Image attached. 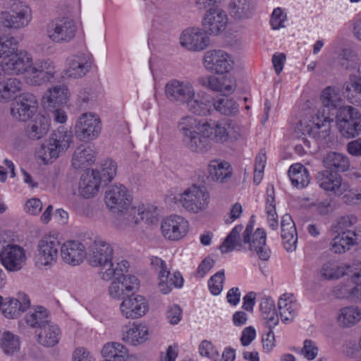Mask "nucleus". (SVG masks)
<instances>
[{
  "mask_svg": "<svg viewBox=\"0 0 361 361\" xmlns=\"http://www.w3.org/2000/svg\"><path fill=\"white\" fill-rule=\"evenodd\" d=\"M176 128L186 147L197 153L208 150L207 139L224 145L240 140L247 134L245 128L234 120L198 118L190 114L180 117Z\"/></svg>",
  "mask_w": 361,
  "mask_h": 361,
  "instance_id": "f257e3e1",
  "label": "nucleus"
},
{
  "mask_svg": "<svg viewBox=\"0 0 361 361\" xmlns=\"http://www.w3.org/2000/svg\"><path fill=\"white\" fill-rule=\"evenodd\" d=\"M2 71L10 75L25 73L26 83L33 86L51 81L56 73L55 63L51 59H39L34 62L31 54L18 48L5 59Z\"/></svg>",
  "mask_w": 361,
  "mask_h": 361,
  "instance_id": "f03ea898",
  "label": "nucleus"
},
{
  "mask_svg": "<svg viewBox=\"0 0 361 361\" xmlns=\"http://www.w3.org/2000/svg\"><path fill=\"white\" fill-rule=\"evenodd\" d=\"M73 138L72 132L67 128H58L41 143L36 152L37 159L44 165L53 164L68 150Z\"/></svg>",
  "mask_w": 361,
  "mask_h": 361,
  "instance_id": "7ed1b4c3",
  "label": "nucleus"
},
{
  "mask_svg": "<svg viewBox=\"0 0 361 361\" xmlns=\"http://www.w3.org/2000/svg\"><path fill=\"white\" fill-rule=\"evenodd\" d=\"M174 200L188 213L200 214L206 212L209 208L210 194L204 186L193 184L177 194Z\"/></svg>",
  "mask_w": 361,
  "mask_h": 361,
  "instance_id": "20e7f679",
  "label": "nucleus"
},
{
  "mask_svg": "<svg viewBox=\"0 0 361 361\" xmlns=\"http://www.w3.org/2000/svg\"><path fill=\"white\" fill-rule=\"evenodd\" d=\"M59 241L54 234L44 235L37 243L33 262L39 270L51 269L57 262Z\"/></svg>",
  "mask_w": 361,
  "mask_h": 361,
  "instance_id": "39448f33",
  "label": "nucleus"
},
{
  "mask_svg": "<svg viewBox=\"0 0 361 361\" xmlns=\"http://www.w3.org/2000/svg\"><path fill=\"white\" fill-rule=\"evenodd\" d=\"M331 119L319 110L310 118L302 119L298 124L295 132L299 137L305 140L306 136L320 140L330 133L329 124Z\"/></svg>",
  "mask_w": 361,
  "mask_h": 361,
  "instance_id": "423d86ee",
  "label": "nucleus"
},
{
  "mask_svg": "<svg viewBox=\"0 0 361 361\" xmlns=\"http://www.w3.org/2000/svg\"><path fill=\"white\" fill-rule=\"evenodd\" d=\"M318 274L325 281H338L345 276H349L354 281L361 277V263L350 264L329 259L321 264Z\"/></svg>",
  "mask_w": 361,
  "mask_h": 361,
  "instance_id": "0eeeda50",
  "label": "nucleus"
},
{
  "mask_svg": "<svg viewBox=\"0 0 361 361\" xmlns=\"http://www.w3.org/2000/svg\"><path fill=\"white\" fill-rule=\"evenodd\" d=\"M336 127L345 138H354L361 133V113L351 106L338 109L336 116Z\"/></svg>",
  "mask_w": 361,
  "mask_h": 361,
  "instance_id": "6e6552de",
  "label": "nucleus"
},
{
  "mask_svg": "<svg viewBox=\"0 0 361 361\" xmlns=\"http://www.w3.org/2000/svg\"><path fill=\"white\" fill-rule=\"evenodd\" d=\"M243 250L250 252L251 256H257L260 260L267 261L271 250L266 244L267 235L262 228L253 232V225L248 224L243 235Z\"/></svg>",
  "mask_w": 361,
  "mask_h": 361,
  "instance_id": "1a4fd4ad",
  "label": "nucleus"
},
{
  "mask_svg": "<svg viewBox=\"0 0 361 361\" xmlns=\"http://www.w3.org/2000/svg\"><path fill=\"white\" fill-rule=\"evenodd\" d=\"M150 263L152 268L157 272L159 290L163 294L169 293L173 288H181L183 279L181 274L175 271L172 275L167 267L166 263L158 257H152Z\"/></svg>",
  "mask_w": 361,
  "mask_h": 361,
  "instance_id": "9d476101",
  "label": "nucleus"
},
{
  "mask_svg": "<svg viewBox=\"0 0 361 361\" xmlns=\"http://www.w3.org/2000/svg\"><path fill=\"white\" fill-rule=\"evenodd\" d=\"M77 26L75 20L68 17H59L51 20L47 27V36L54 43L64 44L75 36Z\"/></svg>",
  "mask_w": 361,
  "mask_h": 361,
  "instance_id": "9b49d317",
  "label": "nucleus"
},
{
  "mask_svg": "<svg viewBox=\"0 0 361 361\" xmlns=\"http://www.w3.org/2000/svg\"><path fill=\"white\" fill-rule=\"evenodd\" d=\"M28 259L26 249L20 245L8 243L0 250V263L8 272H18L26 265Z\"/></svg>",
  "mask_w": 361,
  "mask_h": 361,
  "instance_id": "f8f14e48",
  "label": "nucleus"
},
{
  "mask_svg": "<svg viewBox=\"0 0 361 361\" xmlns=\"http://www.w3.org/2000/svg\"><path fill=\"white\" fill-rule=\"evenodd\" d=\"M102 124L99 116L92 112L82 114L75 126L76 137L81 141H93L99 137L102 133Z\"/></svg>",
  "mask_w": 361,
  "mask_h": 361,
  "instance_id": "ddd939ff",
  "label": "nucleus"
},
{
  "mask_svg": "<svg viewBox=\"0 0 361 361\" xmlns=\"http://www.w3.org/2000/svg\"><path fill=\"white\" fill-rule=\"evenodd\" d=\"M32 20L30 7L23 2L13 4L9 11L0 13V23L5 27L18 30L29 25Z\"/></svg>",
  "mask_w": 361,
  "mask_h": 361,
  "instance_id": "4468645a",
  "label": "nucleus"
},
{
  "mask_svg": "<svg viewBox=\"0 0 361 361\" xmlns=\"http://www.w3.org/2000/svg\"><path fill=\"white\" fill-rule=\"evenodd\" d=\"M204 68L212 73L222 75L231 71L234 65L232 56L222 49H210L203 56Z\"/></svg>",
  "mask_w": 361,
  "mask_h": 361,
  "instance_id": "2eb2a0df",
  "label": "nucleus"
},
{
  "mask_svg": "<svg viewBox=\"0 0 361 361\" xmlns=\"http://www.w3.org/2000/svg\"><path fill=\"white\" fill-rule=\"evenodd\" d=\"M189 231L188 221L180 215H170L164 219L161 223V235L168 240L178 241L185 238Z\"/></svg>",
  "mask_w": 361,
  "mask_h": 361,
  "instance_id": "dca6fc26",
  "label": "nucleus"
},
{
  "mask_svg": "<svg viewBox=\"0 0 361 361\" xmlns=\"http://www.w3.org/2000/svg\"><path fill=\"white\" fill-rule=\"evenodd\" d=\"M179 42L188 51H201L209 45V37L207 32L201 27H188L181 32Z\"/></svg>",
  "mask_w": 361,
  "mask_h": 361,
  "instance_id": "f3484780",
  "label": "nucleus"
},
{
  "mask_svg": "<svg viewBox=\"0 0 361 361\" xmlns=\"http://www.w3.org/2000/svg\"><path fill=\"white\" fill-rule=\"evenodd\" d=\"M104 202L112 212L118 214L130 206L131 192L123 185H111L106 191Z\"/></svg>",
  "mask_w": 361,
  "mask_h": 361,
  "instance_id": "a211bd4d",
  "label": "nucleus"
},
{
  "mask_svg": "<svg viewBox=\"0 0 361 361\" xmlns=\"http://www.w3.org/2000/svg\"><path fill=\"white\" fill-rule=\"evenodd\" d=\"M316 180L319 187L329 195L341 196L349 189L348 183L343 181L342 176L332 171L319 172Z\"/></svg>",
  "mask_w": 361,
  "mask_h": 361,
  "instance_id": "6ab92c4d",
  "label": "nucleus"
},
{
  "mask_svg": "<svg viewBox=\"0 0 361 361\" xmlns=\"http://www.w3.org/2000/svg\"><path fill=\"white\" fill-rule=\"evenodd\" d=\"M149 311L147 300L142 295L132 294L124 298L119 305V312L127 319L143 317Z\"/></svg>",
  "mask_w": 361,
  "mask_h": 361,
  "instance_id": "aec40b11",
  "label": "nucleus"
},
{
  "mask_svg": "<svg viewBox=\"0 0 361 361\" xmlns=\"http://www.w3.org/2000/svg\"><path fill=\"white\" fill-rule=\"evenodd\" d=\"M150 336L149 326L142 322L130 323L121 330V340L133 347L144 345L149 341Z\"/></svg>",
  "mask_w": 361,
  "mask_h": 361,
  "instance_id": "412c9836",
  "label": "nucleus"
},
{
  "mask_svg": "<svg viewBox=\"0 0 361 361\" xmlns=\"http://www.w3.org/2000/svg\"><path fill=\"white\" fill-rule=\"evenodd\" d=\"M195 88L190 81L173 79L166 83L164 93L170 102L185 105Z\"/></svg>",
  "mask_w": 361,
  "mask_h": 361,
  "instance_id": "4be33fe9",
  "label": "nucleus"
},
{
  "mask_svg": "<svg viewBox=\"0 0 361 361\" xmlns=\"http://www.w3.org/2000/svg\"><path fill=\"white\" fill-rule=\"evenodd\" d=\"M38 102L37 97L29 92H25L16 97L11 108V114L14 118L25 121L37 112Z\"/></svg>",
  "mask_w": 361,
  "mask_h": 361,
  "instance_id": "5701e85b",
  "label": "nucleus"
},
{
  "mask_svg": "<svg viewBox=\"0 0 361 361\" xmlns=\"http://www.w3.org/2000/svg\"><path fill=\"white\" fill-rule=\"evenodd\" d=\"M30 305V298L25 293H20L16 298H4L0 295V311L8 319L19 317L23 312L27 310Z\"/></svg>",
  "mask_w": 361,
  "mask_h": 361,
  "instance_id": "b1692460",
  "label": "nucleus"
},
{
  "mask_svg": "<svg viewBox=\"0 0 361 361\" xmlns=\"http://www.w3.org/2000/svg\"><path fill=\"white\" fill-rule=\"evenodd\" d=\"M139 286L140 282L136 276L123 274L111 281L108 288V293L111 298L123 300L128 293L138 289Z\"/></svg>",
  "mask_w": 361,
  "mask_h": 361,
  "instance_id": "393cba45",
  "label": "nucleus"
},
{
  "mask_svg": "<svg viewBox=\"0 0 361 361\" xmlns=\"http://www.w3.org/2000/svg\"><path fill=\"white\" fill-rule=\"evenodd\" d=\"M61 257L63 262L71 266H78L87 257L85 245L78 240H66L60 247Z\"/></svg>",
  "mask_w": 361,
  "mask_h": 361,
  "instance_id": "a878e982",
  "label": "nucleus"
},
{
  "mask_svg": "<svg viewBox=\"0 0 361 361\" xmlns=\"http://www.w3.org/2000/svg\"><path fill=\"white\" fill-rule=\"evenodd\" d=\"M227 24L228 17L226 12L216 7L207 10L202 20L204 30L212 35H218L224 32Z\"/></svg>",
  "mask_w": 361,
  "mask_h": 361,
  "instance_id": "bb28decb",
  "label": "nucleus"
},
{
  "mask_svg": "<svg viewBox=\"0 0 361 361\" xmlns=\"http://www.w3.org/2000/svg\"><path fill=\"white\" fill-rule=\"evenodd\" d=\"M185 105L188 110L194 115L208 116L212 112V97L206 92L197 90L195 88Z\"/></svg>",
  "mask_w": 361,
  "mask_h": 361,
  "instance_id": "cd10ccee",
  "label": "nucleus"
},
{
  "mask_svg": "<svg viewBox=\"0 0 361 361\" xmlns=\"http://www.w3.org/2000/svg\"><path fill=\"white\" fill-rule=\"evenodd\" d=\"M89 262L92 267H99L113 259L114 250L111 244L103 240H96L90 246Z\"/></svg>",
  "mask_w": 361,
  "mask_h": 361,
  "instance_id": "c85d7f7f",
  "label": "nucleus"
},
{
  "mask_svg": "<svg viewBox=\"0 0 361 361\" xmlns=\"http://www.w3.org/2000/svg\"><path fill=\"white\" fill-rule=\"evenodd\" d=\"M36 341L42 346L51 348L56 345L61 338V330L54 322L49 321L39 329L35 330Z\"/></svg>",
  "mask_w": 361,
  "mask_h": 361,
  "instance_id": "c756f323",
  "label": "nucleus"
},
{
  "mask_svg": "<svg viewBox=\"0 0 361 361\" xmlns=\"http://www.w3.org/2000/svg\"><path fill=\"white\" fill-rule=\"evenodd\" d=\"M197 82L203 87L213 92L231 93L235 88V82L230 77H216L213 75L200 76Z\"/></svg>",
  "mask_w": 361,
  "mask_h": 361,
  "instance_id": "7c9ffc66",
  "label": "nucleus"
},
{
  "mask_svg": "<svg viewBox=\"0 0 361 361\" xmlns=\"http://www.w3.org/2000/svg\"><path fill=\"white\" fill-rule=\"evenodd\" d=\"M277 305L279 317L285 324L294 320L300 308L295 297L290 293L282 294L279 298Z\"/></svg>",
  "mask_w": 361,
  "mask_h": 361,
  "instance_id": "2f4dec72",
  "label": "nucleus"
},
{
  "mask_svg": "<svg viewBox=\"0 0 361 361\" xmlns=\"http://www.w3.org/2000/svg\"><path fill=\"white\" fill-rule=\"evenodd\" d=\"M101 183L99 171L92 170L84 173L79 183V193L85 198H90L97 195Z\"/></svg>",
  "mask_w": 361,
  "mask_h": 361,
  "instance_id": "473e14b6",
  "label": "nucleus"
},
{
  "mask_svg": "<svg viewBox=\"0 0 361 361\" xmlns=\"http://www.w3.org/2000/svg\"><path fill=\"white\" fill-rule=\"evenodd\" d=\"M281 238L285 249L293 252L297 247L298 234L295 223L290 215L286 214L282 216L281 222Z\"/></svg>",
  "mask_w": 361,
  "mask_h": 361,
  "instance_id": "72a5a7b5",
  "label": "nucleus"
},
{
  "mask_svg": "<svg viewBox=\"0 0 361 361\" xmlns=\"http://www.w3.org/2000/svg\"><path fill=\"white\" fill-rule=\"evenodd\" d=\"M90 67L89 60L85 55L71 56L66 60L65 74L68 78H82L89 71Z\"/></svg>",
  "mask_w": 361,
  "mask_h": 361,
  "instance_id": "f704fd0d",
  "label": "nucleus"
},
{
  "mask_svg": "<svg viewBox=\"0 0 361 361\" xmlns=\"http://www.w3.org/2000/svg\"><path fill=\"white\" fill-rule=\"evenodd\" d=\"M336 322L342 328H351L361 322V308L355 305H349L338 310Z\"/></svg>",
  "mask_w": 361,
  "mask_h": 361,
  "instance_id": "c9c22d12",
  "label": "nucleus"
},
{
  "mask_svg": "<svg viewBox=\"0 0 361 361\" xmlns=\"http://www.w3.org/2000/svg\"><path fill=\"white\" fill-rule=\"evenodd\" d=\"M142 210L137 205L129 206L123 212L117 214L115 220L116 226L121 230L132 228L142 221L140 213Z\"/></svg>",
  "mask_w": 361,
  "mask_h": 361,
  "instance_id": "e433bc0d",
  "label": "nucleus"
},
{
  "mask_svg": "<svg viewBox=\"0 0 361 361\" xmlns=\"http://www.w3.org/2000/svg\"><path fill=\"white\" fill-rule=\"evenodd\" d=\"M98 267H99L100 278L105 281H109L125 274L128 271L129 263L126 260L114 262L113 259H111L108 262L100 264Z\"/></svg>",
  "mask_w": 361,
  "mask_h": 361,
  "instance_id": "4c0bfd02",
  "label": "nucleus"
},
{
  "mask_svg": "<svg viewBox=\"0 0 361 361\" xmlns=\"http://www.w3.org/2000/svg\"><path fill=\"white\" fill-rule=\"evenodd\" d=\"M25 312L23 320L25 324L31 328L40 329L50 321L49 312L43 306H32L28 307Z\"/></svg>",
  "mask_w": 361,
  "mask_h": 361,
  "instance_id": "58836bf2",
  "label": "nucleus"
},
{
  "mask_svg": "<svg viewBox=\"0 0 361 361\" xmlns=\"http://www.w3.org/2000/svg\"><path fill=\"white\" fill-rule=\"evenodd\" d=\"M356 236H358L357 231L351 232L347 230L338 232L330 243V250L336 254L346 252L355 244Z\"/></svg>",
  "mask_w": 361,
  "mask_h": 361,
  "instance_id": "ea45409f",
  "label": "nucleus"
},
{
  "mask_svg": "<svg viewBox=\"0 0 361 361\" xmlns=\"http://www.w3.org/2000/svg\"><path fill=\"white\" fill-rule=\"evenodd\" d=\"M68 89L63 85L49 88L43 96V102L47 107H56L67 103L69 99Z\"/></svg>",
  "mask_w": 361,
  "mask_h": 361,
  "instance_id": "a19ab883",
  "label": "nucleus"
},
{
  "mask_svg": "<svg viewBox=\"0 0 361 361\" xmlns=\"http://www.w3.org/2000/svg\"><path fill=\"white\" fill-rule=\"evenodd\" d=\"M96 159V152L92 147L81 146L77 148L72 158V166L77 169L90 166Z\"/></svg>",
  "mask_w": 361,
  "mask_h": 361,
  "instance_id": "79ce46f5",
  "label": "nucleus"
},
{
  "mask_svg": "<svg viewBox=\"0 0 361 361\" xmlns=\"http://www.w3.org/2000/svg\"><path fill=\"white\" fill-rule=\"evenodd\" d=\"M49 118L44 115H37L27 126L26 134L32 140H39L49 131Z\"/></svg>",
  "mask_w": 361,
  "mask_h": 361,
  "instance_id": "37998d69",
  "label": "nucleus"
},
{
  "mask_svg": "<svg viewBox=\"0 0 361 361\" xmlns=\"http://www.w3.org/2000/svg\"><path fill=\"white\" fill-rule=\"evenodd\" d=\"M209 176L215 181L224 182L232 173V169L228 162L221 159L212 160L207 167Z\"/></svg>",
  "mask_w": 361,
  "mask_h": 361,
  "instance_id": "c03bdc74",
  "label": "nucleus"
},
{
  "mask_svg": "<svg viewBox=\"0 0 361 361\" xmlns=\"http://www.w3.org/2000/svg\"><path fill=\"white\" fill-rule=\"evenodd\" d=\"M288 176L292 185L298 189L307 187L310 183V176L308 170L299 163L290 166Z\"/></svg>",
  "mask_w": 361,
  "mask_h": 361,
  "instance_id": "a18cd8bd",
  "label": "nucleus"
},
{
  "mask_svg": "<svg viewBox=\"0 0 361 361\" xmlns=\"http://www.w3.org/2000/svg\"><path fill=\"white\" fill-rule=\"evenodd\" d=\"M230 8L235 19L246 20L254 16L256 6L252 0H237L230 5Z\"/></svg>",
  "mask_w": 361,
  "mask_h": 361,
  "instance_id": "49530a36",
  "label": "nucleus"
},
{
  "mask_svg": "<svg viewBox=\"0 0 361 361\" xmlns=\"http://www.w3.org/2000/svg\"><path fill=\"white\" fill-rule=\"evenodd\" d=\"M324 166L326 170H335L339 172H345L350 167L348 157L341 153L335 152H329L324 158Z\"/></svg>",
  "mask_w": 361,
  "mask_h": 361,
  "instance_id": "de8ad7c7",
  "label": "nucleus"
},
{
  "mask_svg": "<svg viewBox=\"0 0 361 361\" xmlns=\"http://www.w3.org/2000/svg\"><path fill=\"white\" fill-rule=\"evenodd\" d=\"M242 225L235 226L220 246L222 253H228L234 250L241 251L243 250V245L240 240V234L243 231Z\"/></svg>",
  "mask_w": 361,
  "mask_h": 361,
  "instance_id": "09e8293b",
  "label": "nucleus"
},
{
  "mask_svg": "<svg viewBox=\"0 0 361 361\" xmlns=\"http://www.w3.org/2000/svg\"><path fill=\"white\" fill-rule=\"evenodd\" d=\"M21 82L14 78H8L0 82V100L8 102L11 100L16 93L21 90Z\"/></svg>",
  "mask_w": 361,
  "mask_h": 361,
  "instance_id": "8fccbe9b",
  "label": "nucleus"
},
{
  "mask_svg": "<svg viewBox=\"0 0 361 361\" xmlns=\"http://www.w3.org/2000/svg\"><path fill=\"white\" fill-rule=\"evenodd\" d=\"M321 101L325 107L333 109L338 108L342 104L340 90L336 87H327L321 94Z\"/></svg>",
  "mask_w": 361,
  "mask_h": 361,
  "instance_id": "3c124183",
  "label": "nucleus"
},
{
  "mask_svg": "<svg viewBox=\"0 0 361 361\" xmlns=\"http://www.w3.org/2000/svg\"><path fill=\"white\" fill-rule=\"evenodd\" d=\"M265 211L269 227L273 230L277 229L279 226L278 214L276 212L274 191L273 187L268 188L267 190Z\"/></svg>",
  "mask_w": 361,
  "mask_h": 361,
  "instance_id": "603ef678",
  "label": "nucleus"
},
{
  "mask_svg": "<svg viewBox=\"0 0 361 361\" xmlns=\"http://www.w3.org/2000/svg\"><path fill=\"white\" fill-rule=\"evenodd\" d=\"M0 348L6 355H14L20 348V338L9 331H5L0 338Z\"/></svg>",
  "mask_w": 361,
  "mask_h": 361,
  "instance_id": "864d4df0",
  "label": "nucleus"
},
{
  "mask_svg": "<svg viewBox=\"0 0 361 361\" xmlns=\"http://www.w3.org/2000/svg\"><path fill=\"white\" fill-rule=\"evenodd\" d=\"M212 106L216 111L224 116H235L239 111L235 101L226 97L219 98L213 102Z\"/></svg>",
  "mask_w": 361,
  "mask_h": 361,
  "instance_id": "5fc2aeb1",
  "label": "nucleus"
},
{
  "mask_svg": "<svg viewBox=\"0 0 361 361\" xmlns=\"http://www.w3.org/2000/svg\"><path fill=\"white\" fill-rule=\"evenodd\" d=\"M18 41L17 39L8 35L0 36V59H2L1 61V67L5 59L13 54L15 50L17 49Z\"/></svg>",
  "mask_w": 361,
  "mask_h": 361,
  "instance_id": "6e6d98bb",
  "label": "nucleus"
},
{
  "mask_svg": "<svg viewBox=\"0 0 361 361\" xmlns=\"http://www.w3.org/2000/svg\"><path fill=\"white\" fill-rule=\"evenodd\" d=\"M101 181L110 182L117 173V164L111 159L104 160L102 164L101 171H99Z\"/></svg>",
  "mask_w": 361,
  "mask_h": 361,
  "instance_id": "4d7b16f0",
  "label": "nucleus"
},
{
  "mask_svg": "<svg viewBox=\"0 0 361 361\" xmlns=\"http://www.w3.org/2000/svg\"><path fill=\"white\" fill-rule=\"evenodd\" d=\"M225 280L224 270H220L213 275L208 281L209 291L214 295H219L224 288Z\"/></svg>",
  "mask_w": 361,
  "mask_h": 361,
  "instance_id": "13d9d810",
  "label": "nucleus"
},
{
  "mask_svg": "<svg viewBox=\"0 0 361 361\" xmlns=\"http://www.w3.org/2000/svg\"><path fill=\"white\" fill-rule=\"evenodd\" d=\"M353 287L348 282L340 283L333 288L334 295L338 299H348L353 300Z\"/></svg>",
  "mask_w": 361,
  "mask_h": 361,
  "instance_id": "bf43d9fd",
  "label": "nucleus"
},
{
  "mask_svg": "<svg viewBox=\"0 0 361 361\" xmlns=\"http://www.w3.org/2000/svg\"><path fill=\"white\" fill-rule=\"evenodd\" d=\"M287 20L286 14L280 7L274 9L270 19V25L273 30H279L284 27Z\"/></svg>",
  "mask_w": 361,
  "mask_h": 361,
  "instance_id": "052dcab7",
  "label": "nucleus"
},
{
  "mask_svg": "<svg viewBox=\"0 0 361 361\" xmlns=\"http://www.w3.org/2000/svg\"><path fill=\"white\" fill-rule=\"evenodd\" d=\"M357 59V56L350 49H343L338 56L340 63L346 69L352 68Z\"/></svg>",
  "mask_w": 361,
  "mask_h": 361,
  "instance_id": "680f3d73",
  "label": "nucleus"
},
{
  "mask_svg": "<svg viewBox=\"0 0 361 361\" xmlns=\"http://www.w3.org/2000/svg\"><path fill=\"white\" fill-rule=\"evenodd\" d=\"M182 309L176 304L169 306L166 310V319L172 325L178 324L182 319Z\"/></svg>",
  "mask_w": 361,
  "mask_h": 361,
  "instance_id": "e2e57ef3",
  "label": "nucleus"
},
{
  "mask_svg": "<svg viewBox=\"0 0 361 361\" xmlns=\"http://www.w3.org/2000/svg\"><path fill=\"white\" fill-rule=\"evenodd\" d=\"M138 209L142 210L140 213L142 221H145L147 224H154L158 220V214L156 208L153 207H145L143 204H137Z\"/></svg>",
  "mask_w": 361,
  "mask_h": 361,
  "instance_id": "0e129e2a",
  "label": "nucleus"
},
{
  "mask_svg": "<svg viewBox=\"0 0 361 361\" xmlns=\"http://www.w3.org/2000/svg\"><path fill=\"white\" fill-rule=\"evenodd\" d=\"M42 203L38 198L29 199L24 205L25 212L30 215H37L42 209Z\"/></svg>",
  "mask_w": 361,
  "mask_h": 361,
  "instance_id": "69168bd1",
  "label": "nucleus"
},
{
  "mask_svg": "<svg viewBox=\"0 0 361 361\" xmlns=\"http://www.w3.org/2000/svg\"><path fill=\"white\" fill-rule=\"evenodd\" d=\"M72 361H95V359L88 349L78 347L73 353Z\"/></svg>",
  "mask_w": 361,
  "mask_h": 361,
  "instance_id": "338daca9",
  "label": "nucleus"
},
{
  "mask_svg": "<svg viewBox=\"0 0 361 361\" xmlns=\"http://www.w3.org/2000/svg\"><path fill=\"white\" fill-rule=\"evenodd\" d=\"M303 356L308 360H314L318 354V348L311 340H305L302 350Z\"/></svg>",
  "mask_w": 361,
  "mask_h": 361,
  "instance_id": "774afa93",
  "label": "nucleus"
}]
</instances>
